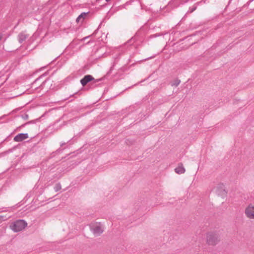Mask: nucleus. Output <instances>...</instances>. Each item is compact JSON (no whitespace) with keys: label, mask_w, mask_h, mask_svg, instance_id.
<instances>
[{"label":"nucleus","mask_w":254,"mask_h":254,"mask_svg":"<svg viewBox=\"0 0 254 254\" xmlns=\"http://www.w3.org/2000/svg\"><path fill=\"white\" fill-rule=\"evenodd\" d=\"M181 82V80L179 79H176L171 83L172 86H178Z\"/></svg>","instance_id":"9"},{"label":"nucleus","mask_w":254,"mask_h":254,"mask_svg":"<svg viewBox=\"0 0 254 254\" xmlns=\"http://www.w3.org/2000/svg\"><path fill=\"white\" fill-rule=\"evenodd\" d=\"M103 79V78H99V79H94V80H93L92 81H93L94 83H96L98 82H99V81L102 80Z\"/></svg>","instance_id":"13"},{"label":"nucleus","mask_w":254,"mask_h":254,"mask_svg":"<svg viewBox=\"0 0 254 254\" xmlns=\"http://www.w3.org/2000/svg\"><path fill=\"white\" fill-rule=\"evenodd\" d=\"M91 230L95 236L100 235L104 231L103 229L99 225L92 227Z\"/></svg>","instance_id":"4"},{"label":"nucleus","mask_w":254,"mask_h":254,"mask_svg":"<svg viewBox=\"0 0 254 254\" xmlns=\"http://www.w3.org/2000/svg\"><path fill=\"white\" fill-rule=\"evenodd\" d=\"M27 226V223L24 220H18L11 224L9 227L15 232L23 230Z\"/></svg>","instance_id":"2"},{"label":"nucleus","mask_w":254,"mask_h":254,"mask_svg":"<svg viewBox=\"0 0 254 254\" xmlns=\"http://www.w3.org/2000/svg\"><path fill=\"white\" fill-rule=\"evenodd\" d=\"M87 14V13H85V12H83V13H81L80 15H79L78 16V17L76 18V21L77 22H79L80 21V19L81 18L84 19L85 17H86Z\"/></svg>","instance_id":"10"},{"label":"nucleus","mask_w":254,"mask_h":254,"mask_svg":"<svg viewBox=\"0 0 254 254\" xmlns=\"http://www.w3.org/2000/svg\"><path fill=\"white\" fill-rule=\"evenodd\" d=\"M28 37V35L25 34L24 32L19 33L18 36V41L20 43H22Z\"/></svg>","instance_id":"7"},{"label":"nucleus","mask_w":254,"mask_h":254,"mask_svg":"<svg viewBox=\"0 0 254 254\" xmlns=\"http://www.w3.org/2000/svg\"><path fill=\"white\" fill-rule=\"evenodd\" d=\"M110 0H106V1L107 2H108V1H109Z\"/></svg>","instance_id":"16"},{"label":"nucleus","mask_w":254,"mask_h":254,"mask_svg":"<svg viewBox=\"0 0 254 254\" xmlns=\"http://www.w3.org/2000/svg\"><path fill=\"white\" fill-rule=\"evenodd\" d=\"M2 35H0V41H1V40L2 39Z\"/></svg>","instance_id":"14"},{"label":"nucleus","mask_w":254,"mask_h":254,"mask_svg":"<svg viewBox=\"0 0 254 254\" xmlns=\"http://www.w3.org/2000/svg\"><path fill=\"white\" fill-rule=\"evenodd\" d=\"M245 214L249 219H254V205L249 204L245 208Z\"/></svg>","instance_id":"3"},{"label":"nucleus","mask_w":254,"mask_h":254,"mask_svg":"<svg viewBox=\"0 0 254 254\" xmlns=\"http://www.w3.org/2000/svg\"><path fill=\"white\" fill-rule=\"evenodd\" d=\"M175 171L178 174H181L185 173V169L183 167L182 163L179 164L178 167L175 169Z\"/></svg>","instance_id":"8"},{"label":"nucleus","mask_w":254,"mask_h":254,"mask_svg":"<svg viewBox=\"0 0 254 254\" xmlns=\"http://www.w3.org/2000/svg\"><path fill=\"white\" fill-rule=\"evenodd\" d=\"M6 220H7L6 216L0 215V223Z\"/></svg>","instance_id":"12"},{"label":"nucleus","mask_w":254,"mask_h":254,"mask_svg":"<svg viewBox=\"0 0 254 254\" xmlns=\"http://www.w3.org/2000/svg\"><path fill=\"white\" fill-rule=\"evenodd\" d=\"M94 80L91 75H86L80 80V83L83 86H85L89 82Z\"/></svg>","instance_id":"5"},{"label":"nucleus","mask_w":254,"mask_h":254,"mask_svg":"<svg viewBox=\"0 0 254 254\" xmlns=\"http://www.w3.org/2000/svg\"><path fill=\"white\" fill-rule=\"evenodd\" d=\"M62 187L60 184H57L54 187V190L56 191H58L61 189Z\"/></svg>","instance_id":"11"},{"label":"nucleus","mask_w":254,"mask_h":254,"mask_svg":"<svg viewBox=\"0 0 254 254\" xmlns=\"http://www.w3.org/2000/svg\"><path fill=\"white\" fill-rule=\"evenodd\" d=\"M253 0H250V2H251V1H253Z\"/></svg>","instance_id":"17"},{"label":"nucleus","mask_w":254,"mask_h":254,"mask_svg":"<svg viewBox=\"0 0 254 254\" xmlns=\"http://www.w3.org/2000/svg\"><path fill=\"white\" fill-rule=\"evenodd\" d=\"M64 144H65V143H62V144H61V146H63Z\"/></svg>","instance_id":"15"},{"label":"nucleus","mask_w":254,"mask_h":254,"mask_svg":"<svg viewBox=\"0 0 254 254\" xmlns=\"http://www.w3.org/2000/svg\"><path fill=\"white\" fill-rule=\"evenodd\" d=\"M28 137L27 133H19L14 138V140L16 142H20Z\"/></svg>","instance_id":"6"},{"label":"nucleus","mask_w":254,"mask_h":254,"mask_svg":"<svg viewBox=\"0 0 254 254\" xmlns=\"http://www.w3.org/2000/svg\"><path fill=\"white\" fill-rule=\"evenodd\" d=\"M220 241V235L216 232H209L206 235V243L208 245L215 246Z\"/></svg>","instance_id":"1"}]
</instances>
